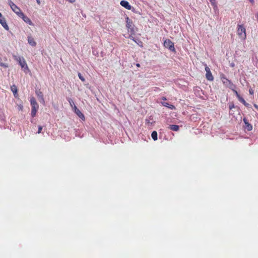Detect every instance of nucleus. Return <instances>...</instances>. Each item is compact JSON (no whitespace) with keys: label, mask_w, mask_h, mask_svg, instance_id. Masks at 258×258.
Masks as SVG:
<instances>
[{"label":"nucleus","mask_w":258,"mask_h":258,"mask_svg":"<svg viewBox=\"0 0 258 258\" xmlns=\"http://www.w3.org/2000/svg\"><path fill=\"white\" fill-rule=\"evenodd\" d=\"M120 4L122 7L125 8L127 10H131L132 9V6L130 5L129 3L126 1H121Z\"/></svg>","instance_id":"7"},{"label":"nucleus","mask_w":258,"mask_h":258,"mask_svg":"<svg viewBox=\"0 0 258 258\" xmlns=\"http://www.w3.org/2000/svg\"><path fill=\"white\" fill-rule=\"evenodd\" d=\"M205 71L206 73L211 72L210 68L207 66L206 64H205Z\"/></svg>","instance_id":"25"},{"label":"nucleus","mask_w":258,"mask_h":258,"mask_svg":"<svg viewBox=\"0 0 258 258\" xmlns=\"http://www.w3.org/2000/svg\"><path fill=\"white\" fill-rule=\"evenodd\" d=\"M169 129L173 131H178L179 128V126L177 125L171 124L168 127Z\"/></svg>","instance_id":"16"},{"label":"nucleus","mask_w":258,"mask_h":258,"mask_svg":"<svg viewBox=\"0 0 258 258\" xmlns=\"http://www.w3.org/2000/svg\"><path fill=\"white\" fill-rule=\"evenodd\" d=\"M231 66L232 67H233V66H234V64H231Z\"/></svg>","instance_id":"39"},{"label":"nucleus","mask_w":258,"mask_h":258,"mask_svg":"<svg viewBox=\"0 0 258 258\" xmlns=\"http://www.w3.org/2000/svg\"><path fill=\"white\" fill-rule=\"evenodd\" d=\"M36 94L37 95V96L39 99H42V98L43 97V94L42 92L41 91H40V90L36 91Z\"/></svg>","instance_id":"19"},{"label":"nucleus","mask_w":258,"mask_h":258,"mask_svg":"<svg viewBox=\"0 0 258 258\" xmlns=\"http://www.w3.org/2000/svg\"><path fill=\"white\" fill-rule=\"evenodd\" d=\"M132 34L131 35L129 36V38H130L131 39H132V40L134 41L135 42H136L137 43V41L135 39V38L132 36Z\"/></svg>","instance_id":"30"},{"label":"nucleus","mask_w":258,"mask_h":258,"mask_svg":"<svg viewBox=\"0 0 258 258\" xmlns=\"http://www.w3.org/2000/svg\"><path fill=\"white\" fill-rule=\"evenodd\" d=\"M32 110H31V115L32 117H34L36 116L37 111L39 108V105L38 104L33 105L31 106Z\"/></svg>","instance_id":"9"},{"label":"nucleus","mask_w":258,"mask_h":258,"mask_svg":"<svg viewBox=\"0 0 258 258\" xmlns=\"http://www.w3.org/2000/svg\"><path fill=\"white\" fill-rule=\"evenodd\" d=\"M9 5L12 10L19 16L23 15V12L21 9L18 7L13 2L11 1H9Z\"/></svg>","instance_id":"1"},{"label":"nucleus","mask_w":258,"mask_h":258,"mask_svg":"<svg viewBox=\"0 0 258 258\" xmlns=\"http://www.w3.org/2000/svg\"><path fill=\"white\" fill-rule=\"evenodd\" d=\"M74 111L80 118L82 119H84L85 118L83 114L81 112V111L78 108H77V107L76 106H74Z\"/></svg>","instance_id":"10"},{"label":"nucleus","mask_w":258,"mask_h":258,"mask_svg":"<svg viewBox=\"0 0 258 258\" xmlns=\"http://www.w3.org/2000/svg\"><path fill=\"white\" fill-rule=\"evenodd\" d=\"M234 93L235 94V95L236 96L237 98H238L240 96V95L238 94V93L237 92V91L236 90H235V89H234V90H232Z\"/></svg>","instance_id":"24"},{"label":"nucleus","mask_w":258,"mask_h":258,"mask_svg":"<svg viewBox=\"0 0 258 258\" xmlns=\"http://www.w3.org/2000/svg\"><path fill=\"white\" fill-rule=\"evenodd\" d=\"M67 1H69L71 3H73L75 2V1H76V0H67Z\"/></svg>","instance_id":"32"},{"label":"nucleus","mask_w":258,"mask_h":258,"mask_svg":"<svg viewBox=\"0 0 258 258\" xmlns=\"http://www.w3.org/2000/svg\"><path fill=\"white\" fill-rule=\"evenodd\" d=\"M0 66L4 67L5 68H7L9 67V64L7 63H3L0 61Z\"/></svg>","instance_id":"23"},{"label":"nucleus","mask_w":258,"mask_h":258,"mask_svg":"<svg viewBox=\"0 0 258 258\" xmlns=\"http://www.w3.org/2000/svg\"><path fill=\"white\" fill-rule=\"evenodd\" d=\"M237 34L241 38L243 39L246 38V30L242 25L237 26Z\"/></svg>","instance_id":"3"},{"label":"nucleus","mask_w":258,"mask_h":258,"mask_svg":"<svg viewBox=\"0 0 258 258\" xmlns=\"http://www.w3.org/2000/svg\"><path fill=\"white\" fill-rule=\"evenodd\" d=\"M162 104L163 106L167 107L171 109H174L175 108V107L174 105L169 104L168 103L166 102H162Z\"/></svg>","instance_id":"14"},{"label":"nucleus","mask_w":258,"mask_h":258,"mask_svg":"<svg viewBox=\"0 0 258 258\" xmlns=\"http://www.w3.org/2000/svg\"><path fill=\"white\" fill-rule=\"evenodd\" d=\"M30 101L31 106L38 104L36 101V99L33 97L31 98Z\"/></svg>","instance_id":"21"},{"label":"nucleus","mask_w":258,"mask_h":258,"mask_svg":"<svg viewBox=\"0 0 258 258\" xmlns=\"http://www.w3.org/2000/svg\"><path fill=\"white\" fill-rule=\"evenodd\" d=\"M255 107L257 108V106L256 105H254Z\"/></svg>","instance_id":"38"},{"label":"nucleus","mask_w":258,"mask_h":258,"mask_svg":"<svg viewBox=\"0 0 258 258\" xmlns=\"http://www.w3.org/2000/svg\"><path fill=\"white\" fill-rule=\"evenodd\" d=\"M249 1L251 3H254V0H249Z\"/></svg>","instance_id":"35"},{"label":"nucleus","mask_w":258,"mask_h":258,"mask_svg":"<svg viewBox=\"0 0 258 258\" xmlns=\"http://www.w3.org/2000/svg\"><path fill=\"white\" fill-rule=\"evenodd\" d=\"M235 107L234 104L233 103H231L229 105V108L230 110H232L233 108Z\"/></svg>","instance_id":"27"},{"label":"nucleus","mask_w":258,"mask_h":258,"mask_svg":"<svg viewBox=\"0 0 258 258\" xmlns=\"http://www.w3.org/2000/svg\"><path fill=\"white\" fill-rule=\"evenodd\" d=\"M11 90L13 92L14 96H16V95L17 94V89L16 86L14 85L12 87Z\"/></svg>","instance_id":"20"},{"label":"nucleus","mask_w":258,"mask_h":258,"mask_svg":"<svg viewBox=\"0 0 258 258\" xmlns=\"http://www.w3.org/2000/svg\"><path fill=\"white\" fill-rule=\"evenodd\" d=\"M20 17L22 18L26 23L29 25H32L33 24L30 19L28 17L26 16L23 13V15L20 16Z\"/></svg>","instance_id":"12"},{"label":"nucleus","mask_w":258,"mask_h":258,"mask_svg":"<svg viewBox=\"0 0 258 258\" xmlns=\"http://www.w3.org/2000/svg\"><path fill=\"white\" fill-rule=\"evenodd\" d=\"M249 93L250 94L252 95L254 93V90L252 88H250L249 90Z\"/></svg>","instance_id":"29"},{"label":"nucleus","mask_w":258,"mask_h":258,"mask_svg":"<svg viewBox=\"0 0 258 258\" xmlns=\"http://www.w3.org/2000/svg\"><path fill=\"white\" fill-rule=\"evenodd\" d=\"M0 24L7 30L9 29V27L6 23L5 18L3 17L0 18Z\"/></svg>","instance_id":"11"},{"label":"nucleus","mask_w":258,"mask_h":258,"mask_svg":"<svg viewBox=\"0 0 258 258\" xmlns=\"http://www.w3.org/2000/svg\"><path fill=\"white\" fill-rule=\"evenodd\" d=\"M237 99L245 106H246V107H248L249 106V104L248 103H247L242 97L240 96Z\"/></svg>","instance_id":"17"},{"label":"nucleus","mask_w":258,"mask_h":258,"mask_svg":"<svg viewBox=\"0 0 258 258\" xmlns=\"http://www.w3.org/2000/svg\"><path fill=\"white\" fill-rule=\"evenodd\" d=\"M40 102L42 103V104H44L45 103V101H44V97L42 98V99H40V100H39Z\"/></svg>","instance_id":"31"},{"label":"nucleus","mask_w":258,"mask_h":258,"mask_svg":"<svg viewBox=\"0 0 258 258\" xmlns=\"http://www.w3.org/2000/svg\"><path fill=\"white\" fill-rule=\"evenodd\" d=\"M151 137L154 141H156L158 139V134L156 131H153L152 133Z\"/></svg>","instance_id":"18"},{"label":"nucleus","mask_w":258,"mask_h":258,"mask_svg":"<svg viewBox=\"0 0 258 258\" xmlns=\"http://www.w3.org/2000/svg\"><path fill=\"white\" fill-rule=\"evenodd\" d=\"M16 60L19 61V64L21 66L22 68L24 69V70H28V67L26 62L23 57L19 56L16 58Z\"/></svg>","instance_id":"6"},{"label":"nucleus","mask_w":258,"mask_h":258,"mask_svg":"<svg viewBox=\"0 0 258 258\" xmlns=\"http://www.w3.org/2000/svg\"><path fill=\"white\" fill-rule=\"evenodd\" d=\"M221 80L224 85L231 90L235 89V86L224 75L221 77Z\"/></svg>","instance_id":"2"},{"label":"nucleus","mask_w":258,"mask_h":258,"mask_svg":"<svg viewBox=\"0 0 258 258\" xmlns=\"http://www.w3.org/2000/svg\"><path fill=\"white\" fill-rule=\"evenodd\" d=\"M243 121L244 122V127L245 130H247L248 131H251L252 129V126L251 124H250L247 119H246L245 118H243Z\"/></svg>","instance_id":"8"},{"label":"nucleus","mask_w":258,"mask_h":258,"mask_svg":"<svg viewBox=\"0 0 258 258\" xmlns=\"http://www.w3.org/2000/svg\"><path fill=\"white\" fill-rule=\"evenodd\" d=\"M36 2L38 4L40 5V0H36Z\"/></svg>","instance_id":"33"},{"label":"nucleus","mask_w":258,"mask_h":258,"mask_svg":"<svg viewBox=\"0 0 258 258\" xmlns=\"http://www.w3.org/2000/svg\"><path fill=\"white\" fill-rule=\"evenodd\" d=\"M42 128H43V127H42V126H41V125H39V126H38V131L37 133H38V134H40V133H41V131H42Z\"/></svg>","instance_id":"26"},{"label":"nucleus","mask_w":258,"mask_h":258,"mask_svg":"<svg viewBox=\"0 0 258 258\" xmlns=\"http://www.w3.org/2000/svg\"><path fill=\"white\" fill-rule=\"evenodd\" d=\"M3 17L2 14L0 13V18Z\"/></svg>","instance_id":"36"},{"label":"nucleus","mask_w":258,"mask_h":258,"mask_svg":"<svg viewBox=\"0 0 258 258\" xmlns=\"http://www.w3.org/2000/svg\"><path fill=\"white\" fill-rule=\"evenodd\" d=\"M164 46L171 51H175L174 43L170 40L166 39L164 42Z\"/></svg>","instance_id":"5"},{"label":"nucleus","mask_w":258,"mask_h":258,"mask_svg":"<svg viewBox=\"0 0 258 258\" xmlns=\"http://www.w3.org/2000/svg\"><path fill=\"white\" fill-rule=\"evenodd\" d=\"M126 27L128 29V31L131 32L132 34H135L132 21L128 17L125 18Z\"/></svg>","instance_id":"4"},{"label":"nucleus","mask_w":258,"mask_h":258,"mask_svg":"<svg viewBox=\"0 0 258 258\" xmlns=\"http://www.w3.org/2000/svg\"><path fill=\"white\" fill-rule=\"evenodd\" d=\"M163 100H166V98L165 97H163Z\"/></svg>","instance_id":"37"},{"label":"nucleus","mask_w":258,"mask_h":258,"mask_svg":"<svg viewBox=\"0 0 258 258\" xmlns=\"http://www.w3.org/2000/svg\"><path fill=\"white\" fill-rule=\"evenodd\" d=\"M78 77L79 78V79L82 81V82H85V79L84 78V77L81 75V74L80 73H78Z\"/></svg>","instance_id":"22"},{"label":"nucleus","mask_w":258,"mask_h":258,"mask_svg":"<svg viewBox=\"0 0 258 258\" xmlns=\"http://www.w3.org/2000/svg\"><path fill=\"white\" fill-rule=\"evenodd\" d=\"M136 66H137V67L139 68V67H140V63H137V64H136Z\"/></svg>","instance_id":"34"},{"label":"nucleus","mask_w":258,"mask_h":258,"mask_svg":"<svg viewBox=\"0 0 258 258\" xmlns=\"http://www.w3.org/2000/svg\"><path fill=\"white\" fill-rule=\"evenodd\" d=\"M209 1L213 6H216V0H209Z\"/></svg>","instance_id":"28"},{"label":"nucleus","mask_w":258,"mask_h":258,"mask_svg":"<svg viewBox=\"0 0 258 258\" xmlns=\"http://www.w3.org/2000/svg\"><path fill=\"white\" fill-rule=\"evenodd\" d=\"M28 42L29 44L32 46H35L36 45V42L31 36L28 37Z\"/></svg>","instance_id":"13"},{"label":"nucleus","mask_w":258,"mask_h":258,"mask_svg":"<svg viewBox=\"0 0 258 258\" xmlns=\"http://www.w3.org/2000/svg\"><path fill=\"white\" fill-rule=\"evenodd\" d=\"M206 78L209 81H213L214 80V78L211 72L206 73Z\"/></svg>","instance_id":"15"}]
</instances>
